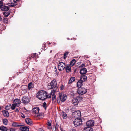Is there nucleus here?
Listing matches in <instances>:
<instances>
[{"label":"nucleus","mask_w":131,"mask_h":131,"mask_svg":"<svg viewBox=\"0 0 131 131\" xmlns=\"http://www.w3.org/2000/svg\"><path fill=\"white\" fill-rule=\"evenodd\" d=\"M47 94V92L43 90H41L38 92L37 94V97L42 100H45V97Z\"/></svg>","instance_id":"obj_1"},{"label":"nucleus","mask_w":131,"mask_h":131,"mask_svg":"<svg viewBox=\"0 0 131 131\" xmlns=\"http://www.w3.org/2000/svg\"><path fill=\"white\" fill-rule=\"evenodd\" d=\"M54 92H55V90H53L50 93V94L52 95V97L53 101L54 102H56V95L54 94Z\"/></svg>","instance_id":"obj_10"},{"label":"nucleus","mask_w":131,"mask_h":131,"mask_svg":"<svg viewBox=\"0 0 131 131\" xmlns=\"http://www.w3.org/2000/svg\"><path fill=\"white\" fill-rule=\"evenodd\" d=\"M86 69L85 68H83L80 71V73L82 74H85L86 73Z\"/></svg>","instance_id":"obj_20"},{"label":"nucleus","mask_w":131,"mask_h":131,"mask_svg":"<svg viewBox=\"0 0 131 131\" xmlns=\"http://www.w3.org/2000/svg\"><path fill=\"white\" fill-rule=\"evenodd\" d=\"M26 123L28 124L31 125L32 124V120L29 118H26L25 120Z\"/></svg>","instance_id":"obj_17"},{"label":"nucleus","mask_w":131,"mask_h":131,"mask_svg":"<svg viewBox=\"0 0 131 131\" xmlns=\"http://www.w3.org/2000/svg\"><path fill=\"white\" fill-rule=\"evenodd\" d=\"M70 131H76V130L74 129H71Z\"/></svg>","instance_id":"obj_45"},{"label":"nucleus","mask_w":131,"mask_h":131,"mask_svg":"<svg viewBox=\"0 0 131 131\" xmlns=\"http://www.w3.org/2000/svg\"><path fill=\"white\" fill-rule=\"evenodd\" d=\"M52 52V50H50V53H51Z\"/></svg>","instance_id":"obj_52"},{"label":"nucleus","mask_w":131,"mask_h":131,"mask_svg":"<svg viewBox=\"0 0 131 131\" xmlns=\"http://www.w3.org/2000/svg\"><path fill=\"white\" fill-rule=\"evenodd\" d=\"M11 104H9L8 105H7L5 107V109L7 110H9L11 107Z\"/></svg>","instance_id":"obj_29"},{"label":"nucleus","mask_w":131,"mask_h":131,"mask_svg":"<svg viewBox=\"0 0 131 131\" xmlns=\"http://www.w3.org/2000/svg\"><path fill=\"white\" fill-rule=\"evenodd\" d=\"M86 125L89 127L92 126L94 125V122L93 120H90L86 123Z\"/></svg>","instance_id":"obj_11"},{"label":"nucleus","mask_w":131,"mask_h":131,"mask_svg":"<svg viewBox=\"0 0 131 131\" xmlns=\"http://www.w3.org/2000/svg\"><path fill=\"white\" fill-rule=\"evenodd\" d=\"M65 110H66L67 111H68L69 110V109L68 108H66L65 109Z\"/></svg>","instance_id":"obj_51"},{"label":"nucleus","mask_w":131,"mask_h":131,"mask_svg":"<svg viewBox=\"0 0 131 131\" xmlns=\"http://www.w3.org/2000/svg\"><path fill=\"white\" fill-rule=\"evenodd\" d=\"M73 124L75 127L80 126L82 124V121L81 119L77 118L73 121Z\"/></svg>","instance_id":"obj_4"},{"label":"nucleus","mask_w":131,"mask_h":131,"mask_svg":"<svg viewBox=\"0 0 131 131\" xmlns=\"http://www.w3.org/2000/svg\"><path fill=\"white\" fill-rule=\"evenodd\" d=\"M85 66V64H81V65L80 67H84Z\"/></svg>","instance_id":"obj_41"},{"label":"nucleus","mask_w":131,"mask_h":131,"mask_svg":"<svg viewBox=\"0 0 131 131\" xmlns=\"http://www.w3.org/2000/svg\"><path fill=\"white\" fill-rule=\"evenodd\" d=\"M79 101L78 100L76 99H73L72 100V103L75 106H77L78 103Z\"/></svg>","instance_id":"obj_15"},{"label":"nucleus","mask_w":131,"mask_h":131,"mask_svg":"<svg viewBox=\"0 0 131 131\" xmlns=\"http://www.w3.org/2000/svg\"><path fill=\"white\" fill-rule=\"evenodd\" d=\"M87 77L85 75H83L80 76V80L82 81V82L85 81H86L87 79Z\"/></svg>","instance_id":"obj_19"},{"label":"nucleus","mask_w":131,"mask_h":131,"mask_svg":"<svg viewBox=\"0 0 131 131\" xmlns=\"http://www.w3.org/2000/svg\"><path fill=\"white\" fill-rule=\"evenodd\" d=\"M34 86L33 83L32 82H30L28 84V89L29 90H30L31 88H33Z\"/></svg>","instance_id":"obj_24"},{"label":"nucleus","mask_w":131,"mask_h":131,"mask_svg":"<svg viewBox=\"0 0 131 131\" xmlns=\"http://www.w3.org/2000/svg\"><path fill=\"white\" fill-rule=\"evenodd\" d=\"M14 103L15 105L16 106L18 107L20 105L21 101L18 99H16L14 100Z\"/></svg>","instance_id":"obj_12"},{"label":"nucleus","mask_w":131,"mask_h":131,"mask_svg":"<svg viewBox=\"0 0 131 131\" xmlns=\"http://www.w3.org/2000/svg\"><path fill=\"white\" fill-rule=\"evenodd\" d=\"M20 130L22 131H28L29 128L26 126H23L20 127Z\"/></svg>","instance_id":"obj_16"},{"label":"nucleus","mask_w":131,"mask_h":131,"mask_svg":"<svg viewBox=\"0 0 131 131\" xmlns=\"http://www.w3.org/2000/svg\"><path fill=\"white\" fill-rule=\"evenodd\" d=\"M47 104L46 102H44L42 105L43 107H44L45 109L46 110V108Z\"/></svg>","instance_id":"obj_36"},{"label":"nucleus","mask_w":131,"mask_h":131,"mask_svg":"<svg viewBox=\"0 0 131 131\" xmlns=\"http://www.w3.org/2000/svg\"><path fill=\"white\" fill-rule=\"evenodd\" d=\"M76 71H77V70H76V69H74V73H75V72H76Z\"/></svg>","instance_id":"obj_49"},{"label":"nucleus","mask_w":131,"mask_h":131,"mask_svg":"<svg viewBox=\"0 0 131 131\" xmlns=\"http://www.w3.org/2000/svg\"><path fill=\"white\" fill-rule=\"evenodd\" d=\"M12 125L14 127H20L22 126L21 124L18 123L16 122H13L12 124Z\"/></svg>","instance_id":"obj_22"},{"label":"nucleus","mask_w":131,"mask_h":131,"mask_svg":"<svg viewBox=\"0 0 131 131\" xmlns=\"http://www.w3.org/2000/svg\"><path fill=\"white\" fill-rule=\"evenodd\" d=\"M2 18L0 16V21L2 20Z\"/></svg>","instance_id":"obj_50"},{"label":"nucleus","mask_w":131,"mask_h":131,"mask_svg":"<svg viewBox=\"0 0 131 131\" xmlns=\"http://www.w3.org/2000/svg\"><path fill=\"white\" fill-rule=\"evenodd\" d=\"M57 71V70L56 68V67L55 66L54 67V71L55 72H56Z\"/></svg>","instance_id":"obj_40"},{"label":"nucleus","mask_w":131,"mask_h":131,"mask_svg":"<svg viewBox=\"0 0 131 131\" xmlns=\"http://www.w3.org/2000/svg\"><path fill=\"white\" fill-rule=\"evenodd\" d=\"M20 0H13L12 1H11L10 3L8 4L9 6L11 7H14L16 6L17 4V3L18 2L20 1Z\"/></svg>","instance_id":"obj_8"},{"label":"nucleus","mask_w":131,"mask_h":131,"mask_svg":"<svg viewBox=\"0 0 131 131\" xmlns=\"http://www.w3.org/2000/svg\"><path fill=\"white\" fill-rule=\"evenodd\" d=\"M65 64L62 62L59 63L58 65V69L60 71L63 70L65 68Z\"/></svg>","instance_id":"obj_9"},{"label":"nucleus","mask_w":131,"mask_h":131,"mask_svg":"<svg viewBox=\"0 0 131 131\" xmlns=\"http://www.w3.org/2000/svg\"><path fill=\"white\" fill-rule=\"evenodd\" d=\"M4 16L5 17H7L8 15V14H7L6 13H4Z\"/></svg>","instance_id":"obj_37"},{"label":"nucleus","mask_w":131,"mask_h":131,"mask_svg":"<svg viewBox=\"0 0 131 131\" xmlns=\"http://www.w3.org/2000/svg\"><path fill=\"white\" fill-rule=\"evenodd\" d=\"M0 130L2 131H7V128L4 126H2L0 127Z\"/></svg>","instance_id":"obj_25"},{"label":"nucleus","mask_w":131,"mask_h":131,"mask_svg":"<svg viewBox=\"0 0 131 131\" xmlns=\"http://www.w3.org/2000/svg\"><path fill=\"white\" fill-rule=\"evenodd\" d=\"M16 106L13 103L11 105V108L12 110H14Z\"/></svg>","instance_id":"obj_32"},{"label":"nucleus","mask_w":131,"mask_h":131,"mask_svg":"<svg viewBox=\"0 0 131 131\" xmlns=\"http://www.w3.org/2000/svg\"><path fill=\"white\" fill-rule=\"evenodd\" d=\"M90 127L88 126L87 127H85L84 128L85 131H89Z\"/></svg>","instance_id":"obj_35"},{"label":"nucleus","mask_w":131,"mask_h":131,"mask_svg":"<svg viewBox=\"0 0 131 131\" xmlns=\"http://www.w3.org/2000/svg\"><path fill=\"white\" fill-rule=\"evenodd\" d=\"M63 86V85H61V87H60V89H63V88H62V86Z\"/></svg>","instance_id":"obj_46"},{"label":"nucleus","mask_w":131,"mask_h":131,"mask_svg":"<svg viewBox=\"0 0 131 131\" xmlns=\"http://www.w3.org/2000/svg\"><path fill=\"white\" fill-rule=\"evenodd\" d=\"M77 99L78 100V101H80L82 100V97L81 96H78L77 97Z\"/></svg>","instance_id":"obj_34"},{"label":"nucleus","mask_w":131,"mask_h":131,"mask_svg":"<svg viewBox=\"0 0 131 131\" xmlns=\"http://www.w3.org/2000/svg\"><path fill=\"white\" fill-rule=\"evenodd\" d=\"M9 7L8 6H6L3 4L0 9L3 11H7L9 10Z\"/></svg>","instance_id":"obj_13"},{"label":"nucleus","mask_w":131,"mask_h":131,"mask_svg":"<svg viewBox=\"0 0 131 131\" xmlns=\"http://www.w3.org/2000/svg\"><path fill=\"white\" fill-rule=\"evenodd\" d=\"M3 114L4 116L7 117L9 116V113L7 111L4 110L3 111Z\"/></svg>","instance_id":"obj_18"},{"label":"nucleus","mask_w":131,"mask_h":131,"mask_svg":"<svg viewBox=\"0 0 131 131\" xmlns=\"http://www.w3.org/2000/svg\"><path fill=\"white\" fill-rule=\"evenodd\" d=\"M75 80V78L74 77H72L71 78L69 81V84H71Z\"/></svg>","instance_id":"obj_23"},{"label":"nucleus","mask_w":131,"mask_h":131,"mask_svg":"<svg viewBox=\"0 0 131 131\" xmlns=\"http://www.w3.org/2000/svg\"><path fill=\"white\" fill-rule=\"evenodd\" d=\"M52 95L50 94V93L49 95H47V94H46V96L45 97V100L47 98H51V97Z\"/></svg>","instance_id":"obj_33"},{"label":"nucleus","mask_w":131,"mask_h":131,"mask_svg":"<svg viewBox=\"0 0 131 131\" xmlns=\"http://www.w3.org/2000/svg\"><path fill=\"white\" fill-rule=\"evenodd\" d=\"M47 125L49 126H51V123L49 122H48L47 123Z\"/></svg>","instance_id":"obj_38"},{"label":"nucleus","mask_w":131,"mask_h":131,"mask_svg":"<svg viewBox=\"0 0 131 131\" xmlns=\"http://www.w3.org/2000/svg\"><path fill=\"white\" fill-rule=\"evenodd\" d=\"M4 22L6 23H7V20L6 19H5V20H4Z\"/></svg>","instance_id":"obj_48"},{"label":"nucleus","mask_w":131,"mask_h":131,"mask_svg":"<svg viewBox=\"0 0 131 131\" xmlns=\"http://www.w3.org/2000/svg\"><path fill=\"white\" fill-rule=\"evenodd\" d=\"M77 92L78 94L82 95L87 92V90L84 88H81L78 89Z\"/></svg>","instance_id":"obj_5"},{"label":"nucleus","mask_w":131,"mask_h":131,"mask_svg":"<svg viewBox=\"0 0 131 131\" xmlns=\"http://www.w3.org/2000/svg\"><path fill=\"white\" fill-rule=\"evenodd\" d=\"M8 122V120L6 119H5L3 120V123L4 124L6 125Z\"/></svg>","instance_id":"obj_31"},{"label":"nucleus","mask_w":131,"mask_h":131,"mask_svg":"<svg viewBox=\"0 0 131 131\" xmlns=\"http://www.w3.org/2000/svg\"><path fill=\"white\" fill-rule=\"evenodd\" d=\"M30 101V99L27 96H24L22 99L21 101L24 104H28Z\"/></svg>","instance_id":"obj_7"},{"label":"nucleus","mask_w":131,"mask_h":131,"mask_svg":"<svg viewBox=\"0 0 131 131\" xmlns=\"http://www.w3.org/2000/svg\"><path fill=\"white\" fill-rule=\"evenodd\" d=\"M69 52H66L64 54L63 58L64 59L66 58L67 57V56L68 55V54Z\"/></svg>","instance_id":"obj_30"},{"label":"nucleus","mask_w":131,"mask_h":131,"mask_svg":"<svg viewBox=\"0 0 131 131\" xmlns=\"http://www.w3.org/2000/svg\"><path fill=\"white\" fill-rule=\"evenodd\" d=\"M67 98V97L66 95H62L61 94H59V97L57 99V102L58 103H59L61 101L62 102H63L66 100Z\"/></svg>","instance_id":"obj_2"},{"label":"nucleus","mask_w":131,"mask_h":131,"mask_svg":"<svg viewBox=\"0 0 131 131\" xmlns=\"http://www.w3.org/2000/svg\"><path fill=\"white\" fill-rule=\"evenodd\" d=\"M82 81L80 80H79L77 83V86L79 88H81V86L82 85Z\"/></svg>","instance_id":"obj_21"},{"label":"nucleus","mask_w":131,"mask_h":131,"mask_svg":"<svg viewBox=\"0 0 131 131\" xmlns=\"http://www.w3.org/2000/svg\"><path fill=\"white\" fill-rule=\"evenodd\" d=\"M39 108L38 107H36L34 108L32 110V112L36 117H37L40 115L39 113Z\"/></svg>","instance_id":"obj_3"},{"label":"nucleus","mask_w":131,"mask_h":131,"mask_svg":"<svg viewBox=\"0 0 131 131\" xmlns=\"http://www.w3.org/2000/svg\"><path fill=\"white\" fill-rule=\"evenodd\" d=\"M52 131H56V128H53L52 129Z\"/></svg>","instance_id":"obj_43"},{"label":"nucleus","mask_w":131,"mask_h":131,"mask_svg":"<svg viewBox=\"0 0 131 131\" xmlns=\"http://www.w3.org/2000/svg\"><path fill=\"white\" fill-rule=\"evenodd\" d=\"M65 68V69L66 72L67 73H69L71 72V68L69 65H67Z\"/></svg>","instance_id":"obj_14"},{"label":"nucleus","mask_w":131,"mask_h":131,"mask_svg":"<svg viewBox=\"0 0 131 131\" xmlns=\"http://www.w3.org/2000/svg\"><path fill=\"white\" fill-rule=\"evenodd\" d=\"M9 131H15V130L13 128H10V129Z\"/></svg>","instance_id":"obj_39"},{"label":"nucleus","mask_w":131,"mask_h":131,"mask_svg":"<svg viewBox=\"0 0 131 131\" xmlns=\"http://www.w3.org/2000/svg\"><path fill=\"white\" fill-rule=\"evenodd\" d=\"M1 107H0V110H1Z\"/></svg>","instance_id":"obj_53"},{"label":"nucleus","mask_w":131,"mask_h":131,"mask_svg":"<svg viewBox=\"0 0 131 131\" xmlns=\"http://www.w3.org/2000/svg\"><path fill=\"white\" fill-rule=\"evenodd\" d=\"M93 131V129L92 128H91L90 127V130H89V131Z\"/></svg>","instance_id":"obj_44"},{"label":"nucleus","mask_w":131,"mask_h":131,"mask_svg":"<svg viewBox=\"0 0 131 131\" xmlns=\"http://www.w3.org/2000/svg\"><path fill=\"white\" fill-rule=\"evenodd\" d=\"M15 111L16 112H19V110L17 108H16Z\"/></svg>","instance_id":"obj_42"},{"label":"nucleus","mask_w":131,"mask_h":131,"mask_svg":"<svg viewBox=\"0 0 131 131\" xmlns=\"http://www.w3.org/2000/svg\"><path fill=\"white\" fill-rule=\"evenodd\" d=\"M76 61L75 59H73L70 62V64L71 66H73L75 63Z\"/></svg>","instance_id":"obj_28"},{"label":"nucleus","mask_w":131,"mask_h":131,"mask_svg":"<svg viewBox=\"0 0 131 131\" xmlns=\"http://www.w3.org/2000/svg\"><path fill=\"white\" fill-rule=\"evenodd\" d=\"M36 53L32 55V57H35V56H36Z\"/></svg>","instance_id":"obj_47"},{"label":"nucleus","mask_w":131,"mask_h":131,"mask_svg":"<svg viewBox=\"0 0 131 131\" xmlns=\"http://www.w3.org/2000/svg\"><path fill=\"white\" fill-rule=\"evenodd\" d=\"M75 115H77L78 116L80 117L81 116V114L80 111H78L75 112Z\"/></svg>","instance_id":"obj_26"},{"label":"nucleus","mask_w":131,"mask_h":131,"mask_svg":"<svg viewBox=\"0 0 131 131\" xmlns=\"http://www.w3.org/2000/svg\"><path fill=\"white\" fill-rule=\"evenodd\" d=\"M51 88L52 89L54 88L56 89L58 87V85L57 84V82L56 81L53 80L50 83Z\"/></svg>","instance_id":"obj_6"},{"label":"nucleus","mask_w":131,"mask_h":131,"mask_svg":"<svg viewBox=\"0 0 131 131\" xmlns=\"http://www.w3.org/2000/svg\"><path fill=\"white\" fill-rule=\"evenodd\" d=\"M61 114L64 119H66L67 118V115L64 112H62Z\"/></svg>","instance_id":"obj_27"}]
</instances>
